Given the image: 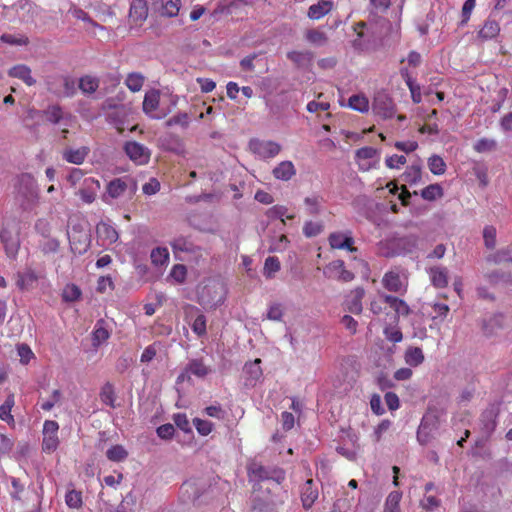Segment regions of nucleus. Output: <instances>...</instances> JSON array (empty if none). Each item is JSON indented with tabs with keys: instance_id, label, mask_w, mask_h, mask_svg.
Returning a JSON list of instances; mask_svg holds the SVG:
<instances>
[{
	"instance_id": "nucleus-1",
	"label": "nucleus",
	"mask_w": 512,
	"mask_h": 512,
	"mask_svg": "<svg viewBox=\"0 0 512 512\" xmlns=\"http://www.w3.org/2000/svg\"><path fill=\"white\" fill-rule=\"evenodd\" d=\"M274 480L264 483H255L253 492L256 497L266 507H277L282 505L287 498V491L283 488L282 483L286 476L283 469L277 468L274 473Z\"/></svg>"
},
{
	"instance_id": "nucleus-2",
	"label": "nucleus",
	"mask_w": 512,
	"mask_h": 512,
	"mask_svg": "<svg viewBox=\"0 0 512 512\" xmlns=\"http://www.w3.org/2000/svg\"><path fill=\"white\" fill-rule=\"evenodd\" d=\"M371 108L375 115L384 120L391 119L396 112L393 99L385 91H378L374 95Z\"/></svg>"
},
{
	"instance_id": "nucleus-3",
	"label": "nucleus",
	"mask_w": 512,
	"mask_h": 512,
	"mask_svg": "<svg viewBox=\"0 0 512 512\" xmlns=\"http://www.w3.org/2000/svg\"><path fill=\"white\" fill-rule=\"evenodd\" d=\"M59 425L54 420H46L43 425L42 449L44 452L55 451L59 445Z\"/></svg>"
},
{
	"instance_id": "nucleus-4",
	"label": "nucleus",
	"mask_w": 512,
	"mask_h": 512,
	"mask_svg": "<svg viewBox=\"0 0 512 512\" xmlns=\"http://www.w3.org/2000/svg\"><path fill=\"white\" fill-rule=\"evenodd\" d=\"M328 242L332 249L347 250L352 253L357 251L351 231L332 232L328 237Z\"/></svg>"
},
{
	"instance_id": "nucleus-5",
	"label": "nucleus",
	"mask_w": 512,
	"mask_h": 512,
	"mask_svg": "<svg viewBox=\"0 0 512 512\" xmlns=\"http://www.w3.org/2000/svg\"><path fill=\"white\" fill-rule=\"evenodd\" d=\"M126 155L136 164L142 165L148 163L150 152L147 147L136 142L128 141L124 145Z\"/></svg>"
},
{
	"instance_id": "nucleus-6",
	"label": "nucleus",
	"mask_w": 512,
	"mask_h": 512,
	"mask_svg": "<svg viewBox=\"0 0 512 512\" xmlns=\"http://www.w3.org/2000/svg\"><path fill=\"white\" fill-rule=\"evenodd\" d=\"M160 104V91L151 89L145 93L142 103L143 112L151 118L161 119L165 114L156 113Z\"/></svg>"
},
{
	"instance_id": "nucleus-7",
	"label": "nucleus",
	"mask_w": 512,
	"mask_h": 512,
	"mask_svg": "<svg viewBox=\"0 0 512 512\" xmlns=\"http://www.w3.org/2000/svg\"><path fill=\"white\" fill-rule=\"evenodd\" d=\"M365 296V290L363 287H356L351 290L346 296L343 302V307L346 311L353 314H361L363 310L362 300Z\"/></svg>"
},
{
	"instance_id": "nucleus-8",
	"label": "nucleus",
	"mask_w": 512,
	"mask_h": 512,
	"mask_svg": "<svg viewBox=\"0 0 512 512\" xmlns=\"http://www.w3.org/2000/svg\"><path fill=\"white\" fill-rule=\"evenodd\" d=\"M250 148L262 158H273L281 151V146L274 141L253 140Z\"/></svg>"
},
{
	"instance_id": "nucleus-9",
	"label": "nucleus",
	"mask_w": 512,
	"mask_h": 512,
	"mask_svg": "<svg viewBox=\"0 0 512 512\" xmlns=\"http://www.w3.org/2000/svg\"><path fill=\"white\" fill-rule=\"evenodd\" d=\"M100 190V182L98 179L88 177L83 179L82 186L78 191L81 200L86 204H91L96 200L97 192Z\"/></svg>"
},
{
	"instance_id": "nucleus-10",
	"label": "nucleus",
	"mask_w": 512,
	"mask_h": 512,
	"mask_svg": "<svg viewBox=\"0 0 512 512\" xmlns=\"http://www.w3.org/2000/svg\"><path fill=\"white\" fill-rule=\"evenodd\" d=\"M0 240L3 244L5 254L10 259H16L20 249L19 236L7 229L0 232Z\"/></svg>"
},
{
	"instance_id": "nucleus-11",
	"label": "nucleus",
	"mask_w": 512,
	"mask_h": 512,
	"mask_svg": "<svg viewBox=\"0 0 512 512\" xmlns=\"http://www.w3.org/2000/svg\"><path fill=\"white\" fill-rule=\"evenodd\" d=\"M378 154L377 149L373 147H362L356 150L355 158L358 163L359 169L362 171H368L375 166L374 159Z\"/></svg>"
},
{
	"instance_id": "nucleus-12",
	"label": "nucleus",
	"mask_w": 512,
	"mask_h": 512,
	"mask_svg": "<svg viewBox=\"0 0 512 512\" xmlns=\"http://www.w3.org/2000/svg\"><path fill=\"white\" fill-rule=\"evenodd\" d=\"M383 287L394 293H403L406 291L407 285L401 279L399 272L395 270L388 271L382 278Z\"/></svg>"
},
{
	"instance_id": "nucleus-13",
	"label": "nucleus",
	"mask_w": 512,
	"mask_h": 512,
	"mask_svg": "<svg viewBox=\"0 0 512 512\" xmlns=\"http://www.w3.org/2000/svg\"><path fill=\"white\" fill-rule=\"evenodd\" d=\"M318 488L313 479H308L301 487L300 498L304 509H310L318 499Z\"/></svg>"
},
{
	"instance_id": "nucleus-14",
	"label": "nucleus",
	"mask_w": 512,
	"mask_h": 512,
	"mask_svg": "<svg viewBox=\"0 0 512 512\" xmlns=\"http://www.w3.org/2000/svg\"><path fill=\"white\" fill-rule=\"evenodd\" d=\"M149 10L144 0H132L129 8V18L137 26H141L148 18Z\"/></svg>"
},
{
	"instance_id": "nucleus-15",
	"label": "nucleus",
	"mask_w": 512,
	"mask_h": 512,
	"mask_svg": "<svg viewBox=\"0 0 512 512\" xmlns=\"http://www.w3.org/2000/svg\"><path fill=\"white\" fill-rule=\"evenodd\" d=\"M96 233L103 246L111 245L119 238L117 230L112 225L104 221L97 224Z\"/></svg>"
},
{
	"instance_id": "nucleus-16",
	"label": "nucleus",
	"mask_w": 512,
	"mask_h": 512,
	"mask_svg": "<svg viewBox=\"0 0 512 512\" xmlns=\"http://www.w3.org/2000/svg\"><path fill=\"white\" fill-rule=\"evenodd\" d=\"M15 278L16 286L21 291H27L34 288L39 279L37 273L31 268H27L23 272H17Z\"/></svg>"
},
{
	"instance_id": "nucleus-17",
	"label": "nucleus",
	"mask_w": 512,
	"mask_h": 512,
	"mask_svg": "<svg viewBox=\"0 0 512 512\" xmlns=\"http://www.w3.org/2000/svg\"><path fill=\"white\" fill-rule=\"evenodd\" d=\"M210 372V369L204 364L202 359H192L189 361L185 370L178 376V382L183 381L186 374L194 375L198 378H204Z\"/></svg>"
},
{
	"instance_id": "nucleus-18",
	"label": "nucleus",
	"mask_w": 512,
	"mask_h": 512,
	"mask_svg": "<svg viewBox=\"0 0 512 512\" xmlns=\"http://www.w3.org/2000/svg\"><path fill=\"white\" fill-rule=\"evenodd\" d=\"M129 182L133 185V188L136 189V183L132 179L115 178L111 180L106 187L107 194L113 199L122 196L128 189Z\"/></svg>"
},
{
	"instance_id": "nucleus-19",
	"label": "nucleus",
	"mask_w": 512,
	"mask_h": 512,
	"mask_svg": "<svg viewBox=\"0 0 512 512\" xmlns=\"http://www.w3.org/2000/svg\"><path fill=\"white\" fill-rule=\"evenodd\" d=\"M384 303L388 304L391 309L395 312V321L398 322L400 316H408L411 312L409 305L402 299L382 294Z\"/></svg>"
},
{
	"instance_id": "nucleus-20",
	"label": "nucleus",
	"mask_w": 512,
	"mask_h": 512,
	"mask_svg": "<svg viewBox=\"0 0 512 512\" xmlns=\"http://www.w3.org/2000/svg\"><path fill=\"white\" fill-rule=\"evenodd\" d=\"M90 149L87 146L80 148H67L62 152V158L71 164L81 165L89 155Z\"/></svg>"
},
{
	"instance_id": "nucleus-21",
	"label": "nucleus",
	"mask_w": 512,
	"mask_h": 512,
	"mask_svg": "<svg viewBox=\"0 0 512 512\" xmlns=\"http://www.w3.org/2000/svg\"><path fill=\"white\" fill-rule=\"evenodd\" d=\"M333 6L334 4L330 0H320L308 8L307 16L311 20H319L329 14Z\"/></svg>"
},
{
	"instance_id": "nucleus-22",
	"label": "nucleus",
	"mask_w": 512,
	"mask_h": 512,
	"mask_svg": "<svg viewBox=\"0 0 512 512\" xmlns=\"http://www.w3.org/2000/svg\"><path fill=\"white\" fill-rule=\"evenodd\" d=\"M272 174L278 180L289 181L296 175V169L291 161H282L273 169Z\"/></svg>"
},
{
	"instance_id": "nucleus-23",
	"label": "nucleus",
	"mask_w": 512,
	"mask_h": 512,
	"mask_svg": "<svg viewBox=\"0 0 512 512\" xmlns=\"http://www.w3.org/2000/svg\"><path fill=\"white\" fill-rule=\"evenodd\" d=\"M8 75L22 80L28 86H32L36 83V80L31 75V69L24 64L13 66L9 70Z\"/></svg>"
},
{
	"instance_id": "nucleus-24",
	"label": "nucleus",
	"mask_w": 512,
	"mask_h": 512,
	"mask_svg": "<svg viewBox=\"0 0 512 512\" xmlns=\"http://www.w3.org/2000/svg\"><path fill=\"white\" fill-rule=\"evenodd\" d=\"M500 33V25L496 20L488 18L478 32V37L484 41L497 37Z\"/></svg>"
},
{
	"instance_id": "nucleus-25",
	"label": "nucleus",
	"mask_w": 512,
	"mask_h": 512,
	"mask_svg": "<svg viewBox=\"0 0 512 512\" xmlns=\"http://www.w3.org/2000/svg\"><path fill=\"white\" fill-rule=\"evenodd\" d=\"M304 37L308 43L314 46H324L328 43V36L321 28L307 29Z\"/></svg>"
},
{
	"instance_id": "nucleus-26",
	"label": "nucleus",
	"mask_w": 512,
	"mask_h": 512,
	"mask_svg": "<svg viewBox=\"0 0 512 512\" xmlns=\"http://www.w3.org/2000/svg\"><path fill=\"white\" fill-rule=\"evenodd\" d=\"M328 269L335 272L337 279L340 281L350 282L354 279L353 272L346 269L343 260H335L331 262Z\"/></svg>"
},
{
	"instance_id": "nucleus-27",
	"label": "nucleus",
	"mask_w": 512,
	"mask_h": 512,
	"mask_svg": "<svg viewBox=\"0 0 512 512\" xmlns=\"http://www.w3.org/2000/svg\"><path fill=\"white\" fill-rule=\"evenodd\" d=\"M404 360L409 366L417 367L424 362L425 357L420 347L410 346L405 351Z\"/></svg>"
},
{
	"instance_id": "nucleus-28",
	"label": "nucleus",
	"mask_w": 512,
	"mask_h": 512,
	"mask_svg": "<svg viewBox=\"0 0 512 512\" xmlns=\"http://www.w3.org/2000/svg\"><path fill=\"white\" fill-rule=\"evenodd\" d=\"M432 284L436 288H445L448 285V272L443 267H433L429 270Z\"/></svg>"
},
{
	"instance_id": "nucleus-29",
	"label": "nucleus",
	"mask_w": 512,
	"mask_h": 512,
	"mask_svg": "<svg viewBox=\"0 0 512 512\" xmlns=\"http://www.w3.org/2000/svg\"><path fill=\"white\" fill-rule=\"evenodd\" d=\"M348 107L360 113H367L370 109L368 98L360 93L352 95L348 100Z\"/></svg>"
},
{
	"instance_id": "nucleus-30",
	"label": "nucleus",
	"mask_w": 512,
	"mask_h": 512,
	"mask_svg": "<svg viewBox=\"0 0 512 512\" xmlns=\"http://www.w3.org/2000/svg\"><path fill=\"white\" fill-rule=\"evenodd\" d=\"M124 83L131 92L136 93L142 89L145 76L140 72H131L127 74Z\"/></svg>"
},
{
	"instance_id": "nucleus-31",
	"label": "nucleus",
	"mask_w": 512,
	"mask_h": 512,
	"mask_svg": "<svg viewBox=\"0 0 512 512\" xmlns=\"http://www.w3.org/2000/svg\"><path fill=\"white\" fill-rule=\"evenodd\" d=\"M439 420L436 415L432 414H425L421 420L419 429L417 431V438H420L426 430H429V432H433L438 428Z\"/></svg>"
},
{
	"instance_id": "nucleus-32",
	"label": "nucleus",
	"mask_w": 512,
	"mask_h": 512,
	"mask_svg": "<svg viewBox=\"0 0 512 512\" xmlns=\"http://www.w3.org/2000/svg\"><path fill=\"white\" fill-rule=\"evenodd\" d=\"M46 121L51 124H58L64 118V112L60 105L54 104L49 105L45 110L42 111Z\"/></svg>"
},
{
	"instance_id": "nucleus-33",
	"label": "nucleus",
	"mask_w": 512,
	"mask_h": 512,
	"mask_svg": "<svg viewBox=\"0 0 512 512\" xmlns=\"http://www.w3.org/2000/svg\"><path fill=\"white\" fill-rule=\"evenodd\" d=\"M288 208L283 205H274L266 212V216L270 219H280L282 224L285 225L284 217L289 220L295 218V214H287Z\"/></svg>"
},
{
	"instance_id": "nucleus-34",
	"label": "nucleus",
	"mask_w": 512,
	"mask_h": 512,
	"mask_svg": "<svg viewBox=\"0 0 512 512\" xmlns=\"http://www.w3.org/2000/svg\"><path fill=\"white\" fill-rule=\"evenodd\" d=\"M171 247L174 253L178 252H189L194 253L196 251L195 245L186 237L180 236L175 238L171 242Z\"/></svg>"
},
{
	"instance_id": "nucleus-35",
	"label": "nucleus",
	"mask_w": 512,
	"mask_h": 512,
	"mask_svg": "<svg viewBox=\"0 0 512 512\" xmlns=\"http://www.w3.org/2000/svg\"><path fill=\"white\" fill-rule=\"evenodd\" d=\"M15 405V397L14 394H9L4 401V403L0 406V419L7 422L8 424L14 422V417L11 414V410Z\"/></svg>"
},
{
	"instance_id": "nucleus-36",
	"label": "nucleus",
	"mask_w": 512,
	"mask_h": 512,
	"mask_svg": "<svg viewBox=\"0 0 512 512\" xmlns=\"http://www.w3.org/2000/svg\"><path fill=\"white\" fill-rule=\"evenodd\" d=\"M100 400L102 401V403L111 408L116 407V394L114 391V386L110 382H107L102 386L100 391Z\"/></svg>"
},
{
	"instance_id": "nucleus-37",
	"label": "nucleus",
	"mask_w": 512,
	"mask_h": 512,
	"mask_svg": "<svg viewBox=\"0 0 512 512\" xmlns=\"http://www.w3.org/2000/svg\"><path fill=\"white\" fill-rule=\"evenodd\" d=\"M181 8V0H169L163 2L159 15L165 18H173L179 14Z\"/></svg>"
},
{
	"instance_id": "nucleus-38",
	"label": "nucleus",
	"mask_w": 512,
	"mask_h": 512,
	"mask_svg": "<svg viewBox=\"0 0 512 512\" xmlns=\"http://www.w3.org/2000/svg\"><path fill=\"white\" fill-rule=\"evenodd\" d=\"M102 324L103 320H100L95 325L94 331L92 333L93 346H99L110 337L109 331L103 327Z\"/></svg>"
},
{
	"instance_id": "nucleus-39",
	"label": "nucleus",
	"mask_w": 512,
	"mask_h": 512,
	"mask_svg": "<svg viewBox=\"0 0 512 512\" xmlns=\"http://www.w3.org/2000/svg\"><path fill=\"white\" fill-rule=\"evenodd\" d=\"M99 87V80L93 76H83L79 80V88L83 93L92 94Z\"/></svg>"
},
{
	"instance_id": "nucleus-40",
	"label": "nucleus",
	"mask_w": 512,
	"mask_h": 512,
	"mask_svg": "<svg viewBox=\"0 0 512 512\" xmlns=\"http://www.w3.org/2000/svg\"><path fill=\"white\" fill-rule=\"evenodd\" d=\"M504 317L502 315H495L491 317L483 325V331L487 336H491L497 332V329L502 328Z\"/></svg>"
},
{
	"instance_id": "nucleus-41",
	"label": "nucleus",
	"mask_w": 512,
	"mask_h": 512,
	"mask_svg": "<svg viewBox=\"0 0 512 512\" xmlns=\"http://www.w3.org/2000/svg\"><path fill=\"white\" fill-rule=\"evenodd\" d=\"M428 167L434 175H443L446 171V163L443 158L438 155H432L429 157Z\"/></svg>"
},
{
	"instance_id": "nucleus-42",
	"label": "nucleus",
	"mask_w": 512,
	"mask_h": 512,
	"mask_svg": "<svg viewBox=\"0 0 512 512\" xmlns=\"http://www.w3.org/2000/svg\"><path fill=\"white\" fill-rule=\"evenodd\" d=\"M421 196L425 200L434 201L443 196V189L439 184H430L422 189Z\"/></svg>"
},
{
	"instance_id": "nucleus-43",
	"label": "nucleus",
	"mask_w": 512,
	"mask_h": 512,
	"mask_svg": "<svg viewBox=\"0 0 512 512\" xmlns=\"http://www.w3.org/2000/svg\"><path fill=\"white\" fill-rule=\"evenodd\" d=\"M106 456L110 461L121 462L127 458L128 452L122 445H113L107 450Z\"/></svg>"
},
{
	"instance_id": "nucleus-44",
	"label": "nucleus",
	"mask_w": 512,
	"mask_h": 512,
	"mask_svg": "<svg viewBox=\"0 0 512 512\" xmlns=\"http://www.w3.org/2000/svg\"><path fill=\"white\" fill-rule=\"evenodd\" d=\"M65 503L72 509L81 508L83 504L82 493L74 489L67 491L65 495Z\"/></svg>"
},
{
	"instance_id": "nucleus-45",
	"label": "nucleus",
	"mask_w": 512,
	"mask_h": 512,
	"mask_svg": "<svg viewBox=\"0 0 512 512\" xmlns=\"http://www.w3.org/2000/svg\"><path fill=\"white\" fill-rule=\"evenodd\" d=\"M276 469L269 470L263 466H258L252 470L253 476L257 479L255 483H264L266 481L274 480V473Z\"/></svg>"
},
{
	"instance_id": "nucleus-46",
	"label": "nucleus",
	"mask_w": 512,
	"mask_h": 512,
	"mask_svg": "<svg viewBox=\"0 0 512 512\" xmlns=\"http://www.w3.org/2000/svg\"><path fill=\"white\" fill-rule=\"evenodd\" d=\"M81 297V290L75 284H68L64 287L62 298L65 302H74Z\"/></svg>"
},
{
	"instance_id": "nucleus-47",
	"label": "nucleus",
	"mask_w": 512,
	"mask_h": 512,
	"mask_svg": "<svg viewBox=\"0 0 512 512\" xmlns=\"http://www.w3.org/2000/svg\"><path fill=\"white\" fill-rule=\"evenodd\" d=\"M290 241L285 234L270 240L269 252H283L288 247Z\"/></svg>"
},
{
	"instance_id": "nucleus-48",
	"label": "nucleus",
	"mask_w": 512,
	"mask_h": 512,
	"mask_svg": "<svg viewBox=\"0 0 512 512\" xmlns=\"http://www.w3.org/2000/svg\"><path fill=\"white\" fill-rule=\"evenodd\" d=\"M280 270V261L275 256L266 258L264 263V275L266 278H272Z\"/></svg>"
},
{
	"instance_id": "nucleus-49",
	"label": "nucleus",
	"mask_w": 512,
	"mask_h": 512,
	"mask_svg": "<svg viewBox=\"0 0 512 512\" xmlns=\"http://www.w3.org/2000/svg\"><path fill=\"white\" fill-rule=\"evenodd\" d=\"M70 12L74 18L81 20L83 22H86L95 28H99L101 30L104 29V27L102 25H100L96 21H94L89 16V14L87 12H85L83 9L75 7L73 9H71Z\"/></svg>"
},
{
	"instance_id": "nucleus-50",
	"label": "nucleus",
	"mask_w": 512,
	"mask_h": 512,
	"mask_svg": "<svg viewBox=\"0 0 512 512\" xmlns=\"http://www.w3.org/2000/svg\"><path fill=\"white\" fill-rule=\"evenodd\" d=\"M260 363L261 360L257 358L253 362L246 363L244 366L245 373L253 380H258L262 376V369L259 366Z\"/></svg>"
},
{
	"instance_id": "nucleus-51",
	"label": "nucleus",
	"mask_w": 512,
	"mask_h": 512,
	"mask_svg": "<svg viewBox=\"0 0 512 512\" xmlns=\"http://www.w3.org/2000/svg\"><path fill=\"white\" fill-rule=\"evenodd\" d=\"M496 147V141L488 138H481L474 144V150L478 153L490 152L495 150Z\"/></svg>"
},
{
	"instance_id": "nucleus-52",
	"label": "nucleus",
	"mask_w": 512,
	"mask_h": 512,
	"mask_svg": "<svg viewBox=\"0 0 512 512\" xmlns=\"http://www.w3.org/2000/svg\"><path fill=\"white\" fill-rule=\"evenodd\" d=\"M151 261L155 265H163L169 259L167 248L157 247L151 252Z\"/></svg>"
},
{
	"instance_id": "nucleus-53",
	"label": "nucleus",
	"mask_w": 512,
	"mask_h": 512,
	"mask_svg": "<svg viewBox=\"0 0 512 512\" xmlns=\"http://www.w3.org/2000/svg\"><path fill=\"white\" fill-rule=\"evenodd\" d=\"M321 202H322V198L319 196L306 197L304 199V203L306 205L308 214H310V215L319 214Z\"/></svg>"
},
{
	"instance_id": "nucleus-54",
	"label": "nucleus",
	"mask_w": 512,
	"mask_h": 512,
	"mask_svg": "<svg viewBox=\"0 0 512 512\" xmlns=\"http://www.w3.org/2000/svg\"><path fill=\"white\" fill-rule=\"evenodd\" d=\"M401 498H402V493L400 491L390 492L385 501L384 510L400 509Z\"/></svg>"
},
{
	"instance_id": "nucleus-55",
	"label": "nucleus",
	"mask_w": 512,
	"mask_h": 512,
	"mask_svg": "<svg viewBox=\"0 0 512 512\" xmlns=\"http://www.w3.org/2000/svg\"><path fill=\"white\" fill-rule=\"evenodd\" d=\"M193 424H194L197 432L202 436L209 435L213 430V423L208 420L194 418Z\"/></svg>"
},
{
	"instance_id": "nucleus-56",
	"label": "nucleus",
	"mask_w": 512,
	"mask_h": 512,
	"mask_svg": "<svg viewBox=\"0 0 512 512\" xmlns=\"http://www.w3.org/2000/svg\"><path fill=\"white\" fill-rule=\"evenodd\" d=\"M421 176V167L419 165H411L404 173L405 181L411 184L420 181Z\"/></svg>"
},
{
	"instance_id": "nucleus-57",
	"label": "nucleus",
	"mask_w": 512,
	"mask_h": 512,
	"mask_svg": "<svg viewBox=\"0 0 512 512\" xmlns=\"http://www.w3.org/2000/svg\"><path fill=\"white\" fill-rule=\"evenodd\" d=\"M323 226L319 222L307 221L303 226V234L308 237H315L322 232Z\"/></svg>"
},
{
	"instance_id": "nucleus-58",
	"label": "nucleus",
	"mask_w": 512,
	"mask_h": 512,
	"mask_svg": "<svg viewBox=\"0 0 512 512\" xmlns=\"http://www.w3.org/2000/svg\"><path fill=\"white\" fill-rule=\"evenodd\" d=\"M383 333L386 339L392 343H399L403 339V334L397 326H387Z\"/></svg>"
},
{
	"instance_id": "nucleus-59",
	"label": "nucleus",
	"mask_w": 512,
	"mask_h": 512,
	"mask_svg": "<svg viewBox=\"0 0 512 512\" xmlns=\"http://www.w3.org/2000/svg\"><path fill=\"white\" fill-rule=\"evenodd\" d=\"M406 162L407 159L404 155L394 154L385 159V164L389 169H400Z\"/></svg>"
},
{
	"instance_id": "nucleus-60",
	"label": "nucleus",
	"mask_w": 512,
	"mask_h": 512,
	"mask_svg": "<svg viewBox=\"0 0 512 512\" xmlns=\"http://www.w3.org/2000/svg\"><path fill=\"white\" fill-rule=\"evenodd\" d=\"M190 123L189 115L185 112L178 113L167 120L166 124L167 126H174V125H180L184 128L188 127Z\"/></svg>"
},
{
	"instance_id": "nucleus-61",
	"label": "nucleus",
	"mask_w": 512,
	"mask_h": 512,
	"mask_svg": "<svg viewBox=\"0 0 512 512\" xmlns=\"http://www.w3.org/2000/svg\"><path fill=\"white\" fill-rule=\"evenodd\" d=\"M191 328L195 334L202 336L206 334V317L199 314L193 321Z\"/></svg>"
},
{
	"instance_id": "nucleus-62",
	"label": "nucleus",
	"mask_w": 512,
	"mask_h": 512,
	"mask_svg": "<svg viewBox=\"0 0 512 512\" xmlns=\"http://www.w3.org/2000/svg\"><path fill=\"white\" fill-rule=\"evenodd\" d=\"M187 269L185 265L176 264L172 267L170 276L177 282L183 283L186 279Z\"/></svg>"
},
{
	"instance_id": "nucleus-63",
	"label": "nucleus",
	"mask_w": 512,
	"mask_h": 512,
	"mask_svg": "<svg viewBox=\"0 0 512 512\" xmlns=\"http://www.w3.org/2000/svg\"><path fill=\"white\" fill-rule=\"evenodd\" d=\"M440 505H441L440 499L436 498L435 496H425L420 501V507L427 512H430V511L434 510L435 508H438Z\"/></svg>"
},
{
	"instance_id": "nucleus-64",
	"label": "nucleus",
	"mask_w": 512,
	"mask_h": 512,
	"mask_svg": "<svg viewBox=\"0 0 512 512\" xmlns=\"http://www.w3.org/2000/svg\"><path fill=\"white\" fill-rule=\"evenodd\" d=\"M483 238L486 247L494 248L496 244V229L493 226H486L483 230Z\"/></svg>"
}]
</instances>
